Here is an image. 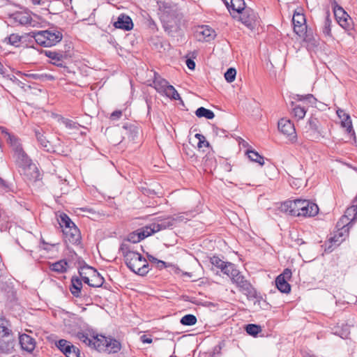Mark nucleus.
I'll return each instance as SVG.
<instances>
[{
    "mask_svg": "<svg viewBox=\"0 0 357 357\" xmlns=\"http://www.w3.org/2000/svg\"><path fill=\"white\" fill-rule=\"evenodd\" d=\"M124 257L125 263L128 268L132 272L145 275L149 272V264L146 259L135 250L134 246L129 243L123 242L119 248Z\"/></svg>",
    "mask_w": 357,
    "mask_h": 357,
    "instance_id": "f257e3e1",
    "label": "nucleus"
},
{
    "mask_svg": "<svg viewBox=\"0 0 357 357\" xmlns=\"http://www.w3.org/2000/svg\"><path fill=\"white\" fill-rule=\"evenodd\" d=\"M225 274H226L233 283H235L240 290L245 294L248 298L256 297L257 292L251 284L245 280L240 271L236 269V266L231 263L225 261Z\"/></svg>",
    "mask_w": 357,
    "mask_h": 357,
    "instance_id": "f03ea898",
    "label": "nucleus"
},
{
    "mask_svg": "<svg viewBox=\"0 0 357 357\" xmlns=\"http://www.w3.org/2000/svg\"><path fill=\"white\" fill-rule=\"evenodd\" d=\"M27 35L33 38L38 45L43 47L56 45L63 38L62 33L54 27L44 31H31Z\"/></svg>",
    "mask_w": 357,
    "mask_h": 357,
    "instance_id": "7ed1b4c3",
    "label": "nucleus"
},
{
    "mask_svg": "<svg viewBox=\"0 0 357 357\" xmlns=\"http://www.w3.org/2000/svg\"><path fill=\"white\" fill-rule=\"evenodd\" d=\"M294 216L312 217L319 212L318 206L307 199L294 200Z\"/></svg>",
    "mask_w": 357,
    "mask_h": 357,
    "instance_id": "20e7f679",
    "label": "nucleus"
},
{
    "mask_svg": "<svg viewBox=\"0 0 357 357\" xmlns=\"http://www.w3.org/2000/svg\"><path fill=\"white\" fill-rule=\"evenodd\" d=\"M15 158V162L16 166L19 168V172L22 174H26L27 169H31L34 166L31 163V160L29 158L27 154L24 151L20 144H15V146L13 147Z\"/></svg>",
    "mask_w": 357,
    "mask_h": 357,
    "instance_id": "39448f33",
    "label": "nucleus"
},
{
    "mask_svg": "<svg viewBox=\"0 0 357 357\" xmlns=\"http://www.w3.org/2000/svg\"><path fill=\"white\" fill-rule=\"evenodd\" d=\"M77 336L81 342L98 351H106L105 344L107 342V337L102 335H96L89 337L87 334L84 333H78Z\"/></svg>",
    "mask_w": 357,
    "mask_h": 357,
    "instance_id": "423d86ee",
    "label": "nucleus"
},
{
    "mask_svg": "<svg viewBox=\"0 0 357 357\" xmlns=\"http://www.w3.org/2000/svg\"><path fill=\"white\" fill-rule=\"evenodd\" d=\"M79 273L82 280L90 287H100L104 283V278L92 267H83Z\"/></svg>",
    "mask_w": 357,
    "mask_h": 357,
    "instance_id": "0eeeda50",
    "label": "nucleus"
},
{
    "mask_svg": "<svg viewBox=\"0 0 357 357\" xmlns=\"http://www.w3.org/2000/svg\"><path fill=\"white\" fill-rule=\"evenodd\" d=\"M181 220V216H167L164 218L158 217L155 222L147 225V228L151 235L162 230L172 229L176 222H180Z\"/></svg>",
    "mask_w": 357,
    "mask_h": 357,
    "instance_id": "6e6552de",
    "label": "nucleus"
},
{
    "mask_svg": "<svg viewBox=\"0 0 357 357\" xmlns=\"http://www.w3.org/2000/svg\"><path fill=\"white\" fill-rule=\"evenodd\" d=\"M237 17L250 30H253L259 23L258 14L250 8L245 7Z\"/></svg>",
    "mask_w": 357,
    "mask_h": 357,
    "instance_id": "1a4fd4ad",
    "label": "nucleus"
},
{
    "mask_svg": "<svg viewBox=\"0 0 357 357\" xmlns=\"http://www.w3.org/2000/svg\"><path fill=\"white\" fill-rule=\"evenodd\" d=\"M333 8L334 15L340 26L346 30L350 29L351 22L350 16L341 6H338L336 2H335V5Z\"/></svg>",
    "mask_w": 357,
    "mask_h": 357,
    "instance_id": "9d476101",
    "label": "nucleus"
},
{
    "mask_svg": "<svg viewBox=\"0 0 357 357\" xmlns=\"http://www.w3.org/2000/svg\"><path fill=\"white\" fill-rule=\"evenodd\" d=\"M194 36L198 41L209 42L215 38V32L208 25H201L195 28Z\"/></svg>",
    "mask_w": 357,
    "mask_h": 357,
    "instance_id": "9b49d317",
    "label": "nucleus"
},
{
    "mask_svg": "<svg viewBox=\"0 0 357 357\" xmlns=\"http://www.w3.org/2000/svg\"><path fill=\"white\" fill-rule=\"evenodd\" d=\"M291 271L289 268H285L275 279V285L278 289L284 294H288L291 291V285L287 280L291 277Z\"/></svg>",
    "mask_w": 357,
    "mask_h": 357,
    "instance_id": "f8f14e48",
    "label": "nucleus"
},
{
    "mask_svg": "<svg viewBox=\"0 0 357 357\" xmlns=\"http://www.w3.org/2000/svg\"><path fill=\"white\" fill-rule=\"evenodd\" d=\"M278 130L287 135L289 140L294 142L296 139V132L294 124L287 119H282L278 121Z\"/></svg>",
    "mask_w": 357,
    "mask_h": 357,
    "instance_id": "ddd939ff",
    "label": "nucleus"
},
{
    "mask_svg": "<svg viewBox=\"0 0 357 357\" xmlns=\"http://www.w3.org/2000/svg\"><path fill=\"white\" fill-rule=\"evenodd\" d=\"M225 6L227 7L230 15L236 18L245 7L244 0H225Z\"/></svg>",
    "mask_w": 357,
    "mask_h": 357,
    "instance_id": "4468645a",
    "label": "nucleus"
},
{
    "mask_svg": "<svg viewBox=\"0 0 357 357\" xmlns=\"http://www.w3.org/2000/svg\"><path fill=\"white\" fill-rule=\"evenodd\" d=\"M292 22L294 24V31L299 36L304 34V31L307 29L306 20L305 15L302 13L295 12L293 16Z\"/></svg>",
    "mask_w": 357,
    "mask_h": 357,
    "instance_id": "2eb2a0df",
    "label": "nucleus"
},
{
    "mask_svg": "<svg viewBox=\"0 0 357 357\" xmlns=\"http://www.w3.org/2000/svg\"><path fill=\"white\" fill-rule=\"evenodd\" d=\"M35 136L39 142L40 147L46 152L52 153L54 151V148L52 144L44 136V132L42 128L34 129Z\"/></svg>",
    "mask_w": 357,
    "mask_h": 357,
    "instance_id": "dca6fc26",
    "label": "nucleus"
},
{
    "mask_svg": "<svg viewBox=\"0 0 357 357\" xmlns=\"http://www.w3.org/2000/svg\"><path fill=\"white\" fill-rule=\"evenodd\" d=\"M163 28L168 34L173 35L180 29L179 19L177 17H169L164 20Z\"/></svg>",
    "mask_w": 357,
    "mask_h": 357,
    "instance_id": "f3484780",
    "label": "nucleus"
},
{
    "mask_svg": "<svg viewBox=\"0 0 357 357\" xmlns=\"http://www.w3.org/2000/svg\"><path fill=\"white\" fill-rule=\"evenodd\" d=\"M63 233L65 236L66 241L72 244L79 243L81 239L80 232L79 229L75 226H73L68 229H63Z\"/></svg>",
    "mask_w": 357,
    "mask_h": 357,
    "instance_id": "a211bd4d",
    "label": "nucleus"
},
{
    "mask_svg": "<svg viewBox=\"0 0 357 357\" xmlns=\"http://www.w3.org/2000/svg\"><path fill=\"white\" fill-rule=\"evenodd\" d=\"M15 347V340L12 334L0 336V350L3 353H10Z\"/></svg>",
    "mask_w": 357,
    "mask_h": 357,
    "instance_id": "6ab92c4d",
    "label": "nucleus"
},
{
    "mask_svg": "<svg viewBox=\"0 0 357 357\" xmlns=\"http://www.w3.org/2000/svg\"><path fill=\"white\" fill-rule=\"evenodd\" d=\"M307 128H308V131H310V136L319 137L321 135V123L317 118L314 116H311L307 123Z\"/></svg>",
    "mask_w": 357,
    "mask_h": 357,
    "instance_id": "aec40b11",
    "label": "nucleus"
},
{
    "mask_svg": "<svg viewBox=\"0 0 357 357\" xmlns=\"http://www.w3.org/2000/svg\"><path fill=\"white\" fill-rule=\"evenodd\" d=\"M114 26L117 29L130 31L133 28V23L132 19L128 15L121 14L114 23Z\"/></svg>",
    "mask_w": 357,
    "mask_h": 357,
    "instance_id": "412c9836",
    "label": "nucleus"
},
{
    "mask_svg": "<svg viewBox=\"0 0 357 357\" xmlns=\"http://www.w3.org/2000/svg\"><path fill=\"white\" fill-rule=\"evenodd\" d=\"M151 236L147 226L142 227L129 234L127 241L130 243H137L146 237Z\"/></svg>",
    "mask_w": 357,
    "mask_h": 357,
    "instance_id": "4be33fe9",
    "label": "nucleus"
},
{
    "mask_svg": "<svg viewBox=\"0 0 357 357\" xmlns=\"http://www.w3.org/2000/svg\"><path fill=\"white\" fill-rule=\"evenodd\" d=\"M19 342L22 349L28 352L33 351L36 347L35 340L26 334L20 335Z\"/></svg>",
    "mask_w": 357,
    "mask_h": 357,
    "instance_id": "5701e85b",
    "label": "nucleus"
},
{
    "mask_svg": "<svg viewBox=\"0 0 357 357\" xmlns=\"http://www.w3.org/2000/svg\"><path fill=\"white\" fill-rule=\"evenodd\" d=\"M337 114L342 119L341 124L342 127L347 128V133L354 136L355 132L353 129L352 123L349 115L346 114L342 109H338L337 111Z\"/></svg>",
    "mask_w": 357,
    "mask_h": 357,
    "instance_id": "b1692460",
    "label": "nucleus"
},
{
    "mask_svg": "<svg viewBox=\"0 0 357 357\" xmlns=\"http://www.w3.org/2000/svg\"><path fill=\"white\" fill-rule=\"evenodd\" d=\"M153 87L155 89V90L163 94L166 89L168 88L169 84H168L167 81L165 79L162 78L160 75H158L157 73L154 72V78L153 82Z\"/></svg>",
    "mask_w": 357,
    "mask_h": 357,
    "instance_id": "393cba45",
    "label": "nucleus"
},
{
    "mask_svg": "<svg viewBox=\"0 0 357 357\" xmlns=\"http://www.w3.org/2000/svg\"><path fill=\"white\" fill-rule=\"evenodd\" d=\"M44 53L46 56L51 59L52 64L60 67L64 66L63 59L65 56L63 54L50 50H46Z\"/></svg>",
    "mask_w": 357,
    "mask_h": 357,
    "instance_id": "a878e982",
    "label": "nucleus"
},
{
    "mask_svg": "<svg viewBox=\"0 0 357 357\" xmlns=\"http://www.w3.org/2000/svg\"><path fill=\"white\" fill-rule=\"evenodd\" d=\"M105 345V352L108 354H116L119 352L122 348L121 343L112 336L107 337V342Z\"/></svg>",
    "mask_w": 357,
    "mask_h": 357,
    "instance_id": "bb28decb",
    "label": "nucleus"
},
{
    "mask_svg": "<svg viewBox=\"0 0 357 357\" xmlns=\"http://www.w3.org/2000/svg\"><path fill=\"white\" fill-rule=\"evenodd\" d=\"M82 288V283L81 280L77 277H73L71 279V285L70 291L75 297L81 296V290Z\"/></svg>",
    "mask_w": 357,
    "mask_h": 357,
    "instance_id": "cd10ccee",
    "label": "nucleus"
},
{
    "mask_svg": "<svg viewBox=\"0 0 357 357\" xmlns=\"http://www.w3.org/2000/svg\"><path fill=\"white\" fill-rule=\"evenodd\" d=\"M15 20L22 25H31L34 26L32 24L33 20L31 15L26 13H18L15 15Z\"/></svg>",
    "mask_w": 357,
    "mask_h": 357,
    "instance_id": "c85d7f7f",
    "label": "nucleus"
},
{
    "mask_svg": "<svg viewBox=\"0 0 357 357\" xmlns=\"http://www.w3.org/2000/svg\"><path fill=\"white\" fill-rule=\"evenodd\" d=\"M245 154L248 155V158L251 161L257 162L261 166L264 165V156L261 155L258 152H257L254 149H252L251 147L248 148L246 150Z\"/></svg>",
    "mask_w": 357,
    "mask_h": 357,
    "instance_id": "c756f323",
    "label": "nucleus"
},
{
    "mask_svg": "<svg viewBox=\"0 0 357 357\" xmlns=\"http://www.w3.org/2000/svg\"><path fill=\"white\" fill-rule=\"evenodd\" d=\"M61 122L70 130V134H75L82 128L78 123L68 119H62Z\"/></svg>",
    "mask_w": 357,
    "mask_h": 357,
    "instance_id": "7c9ffc66",
    "label": "nucleus"
},
{
    "mask_svg": "<svg viewBox=\"0 0 357 357\" xmlns=\"http://www.w3.org/2000/svg\"><path fill=\"white\" fill-rule=\"evenodd\" d=\"M211 262L213 266L212 271L220 276L223 273V261L219 257L213 256L211 258Z\"/></svg>",
    "mask_w": 357,
    "mask_h": 357,
    "instance_id": "2f4dec72",
    "label": "nucleus"
},
{
    "mask_svg": "<svg viewBox=\"0 0 357 357\" xmlns=\"http://www.w3.org/2000/svg\"><path fill=\"white\" fill-rule=\"evenodd\" d=\"M291 107L293 115L298 119H303L306 114V109L299 105H296L294 101L291 102Z\"/></svg>",
    "mask_w": 357,
    "mask_h": 357,
    "instance_id": "473e14b6",
    "label": "nucleus"
},
{
    "mask_svg": "<svg viewBox=\"0 0 357 357\" xmlns=\"http://www.w3.org/2000/svg\"><path fill=\"white\" fill-rule=\"evenodd\" d=\"M50 267L54 272L59 273H65L68 268V262L64 259H61L50 264Z\"/></svg>",
    "mask_w": 357,
    "mask_h": 357,
    "instance_id": "72a5a7b5",
    "label": "nucleus"
},
{
    "mask_svg": "<svg viewBox=\"0 0 357 357\" xmlns=\"http://www.w3.org/2000/svg\"><path fill=\"white\" fill-rule=\"evenodd\" d=\"M12 334L10 322L0 314V336Z\"/></svg>",
    "mask_w": 357,
    "mask_h": 357,
    "instance_id": "f704fd0d",
    "label": "nucleus"
},
{
    "mask_svg": "<svg viewBox=\"0 0 357 357\" xmlns=\"http://www.w3.org/2000/svg\"><path fill=\"white\" fill-rule=\"evenodd\" d=\"M344 218L349 220V223L357 219V203L353 202V204L347 208Z\"/></svg>",
    "mask_w": 357,
    "mask_h": 357,
    "instance_id": "c9c22d12",
    "label": "nucleus"
},
{
    "mask_svg": "<svg viewBox=\"0 0 357 357\" xmlns=\"http://www.w3.org/2000/svg\"><path fill=\"white\" fill-rule=\"evenodd\" d=\"M331 25L332 21L330 18V14L329 12H327L325 20L324 22V25L322 26V33L326 37H332Z\"/></svg>",
    "mask_w": 357,
    "mask_h": 357,
    "instance_id": "e433bc0d",
    "label": "nucleus"
},
{
    "mask_svg": "<svg viewBox=\"0 0 357 357\" xmlns=\"http://www.w3.org/2000/svg\"><path fill=\"white\" fill-rule=\"evenodd\" d=\"M59 225L63 229H68L73 226H75L73 222L70 220V218L65 213L60 215V219L59 220Z\"/></svg>",
    "mask_w": 357,
    "mask_h": 357,
    "instance_id": "4c0bfd02",
    "label": "nucleus"
},
{
    "mask_svg": "<svg viewBox=\"0 0 357 357\" xmlns=\"http://www.w3.org/2000/svg\"><path fill=\"white\" fill-rule=\"evenodd\" d=\"M195 114L199 118L205 117L207 119H212L214 117V113L211 110L203 107H199Z\"/></svg>",
    "mask_w": 357,
    "mask_h": 357,
    "instance_id": "58836bf2",
    "label": "nucleus"
},
{
    "mask_svg": "<svg viewBox=\"0 0 357 357\" xmlns=\"http://www.w3.org/2000/svg\"><path fill=\"white\" fill-rule=\"evenodd\" d=\"M245 330L248 335L253 337H257V335L261 331V328L259 325L249 324L245 326Z\"/></svg>",
    "mask_w": 357,
    "mask_h": 357,
    "instance_id": "ea45409f",
    "label": "nucleus"
},
{
    "mask_svg": "<svg viewBox=\"0 0 357 357\" xmlns=\"http://www.w3.org/2000/svg\"><path fill=\"white\" fill-rule=\"evenodd\" d=\"M294 200H287L283 202L280 206L281 211L294 216Z\"/></svg>",
    "mask_w": 357,
    "mask_h": 357,
    "instance_id": "a19ab883",
    "label": "nucleus"
},
{
    "mask_svg": "<svg viewBox=\"0 0 357 357\" xmlns=\"http://www.w3.org/2000/svg\"><path fill=\"white\" fill-rule=\"evenodd\" d=\"M293 99L298 101H307L312 105L315 104L317 101V99L312 94H307L304 96L296 94L293 97Z\"/></svg>",
    "mask_w": 357,
    "mask_h": 357,
    "instance_id": "79ce46f5",
    "label": "nucleus"
},
{
    "mask_svg": "<svg viewBox=\"0 0 357 357\" xmlns=\"http://www.w3.org/2000/svg\"><path fill=\"white\" fill-rule=\"evenodd\" d=\"M73 344L67 341L66 340L61 339L58 341L56 343V347L64 354H66L68 351H70V349Z\"/></svg>",
    "mask_w": 357,
    "mask_h": 357,
    "instance_id": "37998d69",
    "label": "nucleus"
},
{
    "mask_svg": "<svg viewBox=\"0 0 357 357\" xmlns=\"http://www.w3.org/2000/svg\"><path fill=\"white\" fill-rule=\"evenodd\" d=\"M302 36H304V40L306 43H308L312 45L313 46L318 45V44H319L318 40L313 36V33L311 31H307V29H305V31H304V34Z\"/></svg>",
    "mask_w": 357,
    "mask_h": 357,
    "instance_id": "c03bdc74",
    "label": "nucleus"
},
{
    "mask_svg": "<svg viewBox=\"0 0 357 357\" xmlns=\"http://www.w3.org/2000/svg\"><path fill=\"white\" fill-rule=\"evenodd\" d=\"M163 94H165L166 96H167L168 98H170L171 99H173V100L181 99V97H180L178 93L175 89V88L172 85H169L168 86V88L166 89V91H165V93Z\"/></svg>",
    "mask_w": 357,
    "mask_h": 357,
    "instance_id": "a18cd8bd",
    "label": "nucleus"
},
{
    "mask_svg": "<svg viewBox=\"0 0 357 357\" xmlns=\"http://www.w3.org/2000/svg\"><path fill=\"white\" fill-rule=\"evenodd\" d=\"M197 322V318L193 314H186L181 319V324L184 326H192Z\"/></svg>",
    "mask_w": 357,
    "mask_h": 357,
    "instance_id": "49530a36",
    "label": "nucleus"
},
{
    "mask_svg": "<svg viewBox=\"0 0 357 357\" xmlns=\"http://www.w3.org/2000/svg\"><path fill=\"white\" fill-rule=\"evenodd\" d=\"M236 76V70L234 68H229L226 72H225V79L227 82H232L235 80Z\"/></svg>",
    "mask_w": 357,
    "mask_h": 357,
    "instance_id": "de8ad7c7",
    "label": "nucleus"
},
{
    "mask_svg": "<svg viewBox=\"0 0 357 357\" xmlns=\"http://www.w3.org/2000/svg\"><path fill=\"white\" fill-rule=\"evenodd\" d=\"M8 40L10 45L17 47L21 42L22 36L17 33H12L8 36Z\"/></svg>",
    "mask_w": 357,
    "mask_h": 357,
    "instance_id": "09e8293b",
    "label": "nucleus"
},
{
    "mask_svg": "<svg viewBox=\"0 0 357 357\" xmlns=\"http://www.w3.org/2000/svg\"><path fill=\"white\" fill-rule=\"evenodd\" d=\"M195 137L198 139L197 147L199 149L208 147L209 146L208 142L206 140V138L204 135L197 133Z\"/></svg>",
    "mask_w": 357,
    "mask_h": 357,
    "instance_id": "8fccbe9b",
    "label": "nucleus"
},
{
    "mask_svg": "<svg viewBox=\"0 0 357 357\" xmlns=\"http://www.w3.org/2000/svg\"><path fill=\"white\" fill-rule=\"evenodd\" d=\"M80 351L79 349L75 346L73 345L70 349V351H68L65 356L66 357H79Z\"/></svg>",
    "mask_w": 357,
    "mask_h": 357,
    "instance_id": "3c124183",
    "label": "nucleus"
},
{
    "mask_svg": "<svg viewBox=\"0 0 357 357\" xmlns=\"http://www.w3.org/2000/svg\"><path fill=\"white\" fill-rule=\"evenodd\" d=\"M0 131L5 135V137H7V139L11 143H17V139L8 132V130L6 128L0 127Z\"/></svg>",
    "mask_w": 357,
    "mask_h": 357,
    "instance_id": "603ef678",
    "label": "nucleus"
},
{
    "mask_svg": "<svg viewBox=\"0 0 357 357\" xmlns=\"http://www.w3.org/2000/svg\"><path fill=\"white\" fill-rule=\"evenodd\" d=\"M122 115V112L121 110H116L113 112L111 114L110 119L112 120H116L119 119Z\"/></svg>",
    "mask_w": 357,
    "mask_h": 357,
    "instance_id": "864d4df0",
    "label": "nucleus"
},
{
    "mask_svg": "<svg viewBox=\"0 0 357 357\" xmlns=\"http://www.w3.org/2000/svg\"><path fill=\"white\" fill-rule=\"evenodd\" d=\"M186 65L188 68L190 70H194L195 68V61L191 59H188L186 60Z\"/></svg>",
    "mask_w": 357,
    "mask_h": 357,
    "instance_id": "5fc2aeb1",
    "label": "nucleus"
},
{
    "mask_svg": "<svg viewBox=\"0 0 357 357\" xmlns=\"http://www.w3.org/2000/svg\"><path fill=\"white\" fill-rule=\"evenodd\" d=\"M140 339L143 343H146V344H151L153 342L152 338H151L150 337H148L146 335H142Z\"/></svg>",
    "mask_w": 357,
    "mask_h": 357,
    "instance_id": "6e6d98bb",
    "label": "nucleus"
},
{
    "mask_svg": "<svg viewBox=\"0 0 357 357\" xmlns=\"http://www.w3.org/2000/svg\"><path fill=\"white\" fill-rule=\"evenodd\" d=\"M26 76L29 77L33 78L34 79L43 80V76L42 74L40 75V74L31 73V74L26 75Z\"/></svg>",
    "mask_w": 357,
    "mask_h": 357,
    "instance_id": "4d7b16f0",
    "label": "nucleus"
},
{
    "mask_svg": "<svg viewBox=\"0 0 357 357\" xmlns=\"http://www.w3.org/2000/svg\"><path fill=\"white\" fill-rule=\"evenodd\" d=\"M148 258H149L150 261L160 263V264H162V266L165 265V262L164 261L157 259L155 257H154L152 255H148Z\"/></svg>",
    "mask_w": 357,
    "mask_h": 357,
    "instance_id": "13d9d810",
    "label": "nucleus"
},
{
    "mask_svg": "<svg viewBox=\"0 0 357 357\" xmlns=\"http://www.w3.org/2000/svg\"><path fill=\"white\" fill-rule=\"evenodd\" d=\"M238 143H239V145L240 146H242L243 147H248L249 146V144L245 141L243 139L239 137V139H238Z\"/></svg>",
    "mask_w": 357,
    "mask_h": 357,
    "instance_id": "bf43d9fd",
    "label": "nucleus"
},
{
    "mask_svg": "<svg viewBox=\"0 0 357 357\" xmlns=\"http://www.w3.org/2000/svg\"><path fill=\"white\" fill-rule=\"evenodd\" d=\"M43 76V80H54V77L51 75L42 74Z\"/></svg>",
    "mask_w": 357,
    "mask_h": 357,
    "instance_id": "052dcab7",
    "label": "nucleus"
},
{
    "mask_svg": "<svg viewBox=\"0 0 357 357\" xmlns=\"http://www.w3.org/2000/svg\"><path fill=\"white\" fill-rule=\"evenodd\" d=\"M225 170L230 172L231 170V165L228 162L225 163Z\"/></svg>",
    "mask_w": 357,
    "mask_h": 357,
    "instance_id": "680f3d73",
    "label": "nucleus"
},
{
    "mask_svg": "<svg viewBox=\"0 0 357 357\" xmlns=\"http://www.w3.org/2000/svg\"><path fill=\"white\" fill-rule=\"evenodd\" d=\"M146 103L147 108H148V114H149L150 110H151V102L148 99H146Z\"/></svg>",
    "mask_w": 357,
    "mask_h": 357,
    "instance_id": "e2e57ef3",
    "label": "nucleus"
},
{
    "mask_svg": "<svg viewBox=\"0 0 357 357\" xmlns=\"http://www.w3.org/2000/svg\"><path fill=\"white\" fill-rule=\"evenodd\" d=\"M304 243H305V242H304L302 239L298 238V239L296 240V244H297L298 245H301L303 244Z\"/></svg>",
    "mask_w": 357,
    "mask_h": 357,
    "instance_id": "0e129e2a",
    "label": "nucleus"
},
{
    "mask_svg": "<svg viewBox=\"0 0 357 357\" xmlns=\"http://www.w3.org/2000/svg\"><path fill=\"white\" fill-rule=\"evenodd\" d=\"M5 71H4V68H3V66L1 64V63H0V74L3 75L4 74Z\"/></svg>",
    "mask_w": 357,
    "mask_h": 357,
    "instance_id": "69168bd1",
    "label": "nucleus"
},
{
    "mask_svg": "<svg viewBox=\"0 0 357 357\" xmlns=\"http://www.w3.org/2000/svg\"><path fill=\"white\" fill-rule=\"evenodd\" d=\"M31 2L33 5H40V0H31Z\"/></svg>",
    "mask_w": 357,
    "mask_h": 357,
    "instance_id": "338daca9",
    "label": "nucleus"
},
{
    "mask_svg": "<svg viewBox=\"0 0 357 357\" xmlns=\"http://www.w3.org/2000/svg\"><path fill=\"white\" fill-rule=\"evenodd\" d=\"M338 241H338V239H337V235H335V236H334V237H333V238H331V243H332V242H335V243H336V242H338Z\"/></svg>",
    "mask_w": 357,
    "mask_h": 357,
    "instance_id": "774afa93",
    "label": "nucleus"
}]
</instances>
